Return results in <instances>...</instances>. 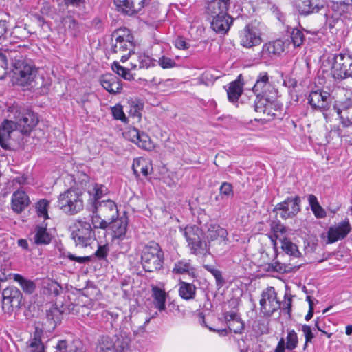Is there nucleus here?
<instances>
[{"label": "nucleus", "instance_id": "1", "mask_svg": "<svg viewBox=\"0 0 352 352\" xmlns=\"http://www.w3.org/2000/svg\"><path fill=\"white\" fill-rule=\"evenodd\" d=\"M24 47L18 45L12 50L0 49V67L3 69L8 67V56L12 61L13 80L14 83L30 89H37L36 82L37 69L30 61L25 60L21 54Z\"/></svg>", "mask_w": 352, "mask_h": 352}, {"label": "nucleus", "instance_id": "2", "mask_svg": "<svg viewBox=\"0 0 352 352\" xmlns=\"http://www.w3.org/2000/svg\"><path fill=\"white\" fill-rule=\"evenodd\" d=\"M70 229L71 238L76 247L87 248L96 241L95 231L86 218L77 219Z\"/></svg>", "mask_w": 352, "mask_h": 352}, {"label": "nucleus", "instance_id": "3", "mask_svg": "<svg viewBox=\"0 0 352 352\" xmlns=\"http://www.w3.org/2000/svg\"><path fill=\"white\" fill-rule=\"evenodd\" d=\"M141 261L146 272L160 270L164 261V252L160 245L154 241L146 245L142 252Z\"/></svg>", "mask_w": 352, "mask_h": 352}, {"label": "nucleus", "instance_id": "4", "mask_svg": "<svg viewBox=\"0 0 352 352\" xmlns=\"http://www.w3.org/2000/svg\"><path fill=\"white\" fill-rule=\"evenodd\" d=\"M58 206L66 214H78L84 208L82 193L77 189H68L58 196Z\"/></svg>", "mask_w": 352, "mask_h": 352}, {"label": "nucleus", "instance_id": "5", "mask_svg": "<svg viewBox=\"0 0 352 352\" xmlns=\"http://www.w3.org/2000/svg\"><path fill=\"white\" fill-rule=\"evenodd\" d=\"M190 253L195 255L210 254V247L204 241L203 231L196 226H187L183 230Z\"/></svg>", "mask_w": 352, "mask_h": 352}, {"label": "nucleus", "instance_id": "6", "mask_svg": "<svg viewBox=\"0 0 352 352\" xmlns=\"http://www.w3.org/2000/svg\"><path fill=\"white\" fill-rule=\"evenodd\" d=\"M331 74L334 79L342 80L352 78V56L346 54H336L331 59Z\"/></svg>", "mask_w": 352, "mask_h": 352}, {"label": "nucleus", "instance_id": "7", "mask_svg": "<svg viewBox=\"0 0 352 352\" xmlns=\"http://www.w3.org/2000/svg\"><path fill=\"white\" fill-rule=\"evenodd\" d=\"M16 129L23 135H29L38 122L36 113L30 109H22L15 116Z\"/></svg>", "mask_w": 352, "mask_h": 352}, {"label": "nucleus", "instance_id": "8", "mask_svg": "<svg viewBox=\"0 0 352 352\" xmlns=\"http://www.w3.org/2000/svg\"><path fill=\"white\" fill-rule=\"evenodd\" d=\"M23 295L17 287H5L2 291V309L5 314L11 315L20 308Z\"/></svg>", "mask_w": 352, "mask_h": 352}, {"label": "nucleus", "instance_id": "9", "mask_svg": "<svg viewBox=\"0 0 352 352\" xmlns=\"http://www.w3.org/2000/svg\"><path fill=\"white\" fill-rule=\"evenodd\" d=\"M261 312L267 317H270L281 307V303L277 299L274 287H266L261 293L260 299Z\"/></svg>", "mask_w": 352, "mask_h": 352}, {"label": "nucleus", "instance_id": "10", "mask_svg": "<svg viewBox=\"0 0 352 352\" xmlns=\"http://www.w3.org/2000/svg\"><path fill=\"white\" fill-rule=\"evenodd\" d=\"M252 90L256 95L267 96V100H276L278 96V91L270 82L269 76L266 72L258 74Z\"/></svg>", "mask_w": 352, "mask_h": 352}, {"label": "nucleus", "instance_id": "11", "mask_svg": "<svg viewBox=\"0 0 352 352\" xmlns=\"http://www.w3.org/2000/svg\"><path fill=\"white\" fill-rule=\"evenodd\" d=\"M300 199L298 196L287 198L284 201L278 204L274 208L283 219L294 217L300 210Z\"/></svg>", "mask_w": 352, "mask_h": 352}, {"label": "nucleus", "instance_id": "12", "mask_svg": "<svg viewBox=\"0 0 352 352\" xmlns=\"http://www.w3.org/2000/svg\"><path fill=\"white\" fill-rule=\"evenodd\" d=\"M91 210V212L98 213L111 224L118 217L117 205L110 199L94 202Z\"/></svg>", "mask_w": 352, "mask_h": 352}, {"label": "nucleus", "instance_id": "13", "mask_svg": "<svg viewBox=\"0 0 352 352\" xmlns=\"http://www.w3.org/2000/svg\"><path fill=\"white\" fill-rule=\"evenodd\" d=\"M308 101L313 109L322 111L324 117L327 119L325 112L331 105V95L329 92L322 90L312 91L309 94Z\"/></svg>", "mask_w": 352, "mask_h": 352}, {"label": "nucleus", "instance_id": "14", "mask_svg": "<svg viewBox=\"0 0 352 352\" xmlns=\"http://www.w3.org/2000/svg\"><path fill=\"white\" fill-rule=\"evenodd\" d=\"M230 305H234L233 309L230 311H225L223 313L224 318L230 331L234 333H241L244 329V323L236 307V300H232L229 302Z\"/></svg>", "mask_w": 352, "mask_h": 352}, {"label": "nucleus", "instance_id": "15", "mask_svg": "<svg viewBox=\"0 0 352 352\" xmlns=\"http://www.w3.org/2000/svg\"><path fill=\"white\" fill-rule=\"evenodd\" d=\"M351 227L348 219L330 226L327 230V243H333L344 239L350 233Z\"/></svg>", "mask_w": 352, "mask_h": 352}, {"label": "nucleus", "instance_id": "16", "mask_svg": "<svg viewBox=\"0 0 352 352\" xmlns=\"http://www.w3.org/2000/svg\"><path fill=\"white\" fill-rule=\"evenodd\" d=\"M124 135L127 140L136 144L140 148L146 151H151L154 148V144L150 137L136 128L128 129L124 133Z\"/></svg>", "mask_w": 352, "mask_h": 352}, {"label": "nucleus", "instance_id": "17", "mask_svg": "<svg viewBox=\"0 0 352 352\" xmlns=\"http://www.w3.org/2000/svg\"><path fill=\"white\" fill-rule=\"evenodd\" d=\"M230 0H210L207 1L204 7V14L207 19L221 15L228 12Z\"/></svg>", "mask_w": 352, "mask_h": 352}, {"label": "nucleus", "instance_id": "18", "mask_svg": "<svg viewBox=\"0 0 352 352\" xmlns=\"http://www.w3.org/2000/svg\"><path fill=\"white\" fill-rule=\"evenodd\" d=\"M149 1L150 0H114L118 9L129 15L139 12Z\"/></svg>", "mask_w": 352, "mask_h": 352}, {"label": "nucleus", "instance_id": "19", "mask_svg": "<svg viewBox=\"0 0 352 352\" xmlns=\"http://www.w3.org/2000/svg\"><path fill=\"white\" fill-rule=\"evenodd\" d=\"M16 129V124L13 121L4 120L0 124V146L4 149L10 148V141Z\"/></svg>", "mask_w": 352, "mask_h": 352}, {"label": "nucleus", "instance_id": "20", "mask_svg": "<svg viewBox=\"0 0 352 352\" xmlns=\"http://www.w3.org/2000/svg\"><path fill=\"white\" fill-rule=\"evenodd\" d=\"M123 34H118V32L113 34V36H116L115 43H113L111 51L115 53H122L123 52H131L134 47L133 41L131 40L132 36L129 34H126L125 31H122Z\"/></svg>", "mask_w": 352, "mask_h": 352}, {"label": "nucleus", "instance_id": "21", "mask_svg": "<svg viewBox=\"0 0 352 352\" xmlns=\"http://www.w3.org/2000/svg\"><path fill=\"white\" fill-rule=\"evenodd\" d=\"M211 28L218 34H225L232 24L233 19L228 12L208 19Z\"/></svg>", "mask_w": 352, "mask_h": 352}, {"label": "nucleus", "instance_id": "22", "mask_svg": "<svg viewBox=\"0 0 352 352\" xmlns=\"http://www.w3.org/2000/svg\"><path fill=\"white\" fill-rule=\"evenodd\" d=\"M240 42L243 47L250 48L259 45L261 43V38L256 30L248 25L241 32Z\"/></svg>", "mask_w": 352, "mask_h": 352}, {"label": "nucleus", "instance_id": "23", "mask_svg": "<svg viewBox=\"0 0 352 352\" xmlns=\"http://www.w3.org/2000/svg\"><path fill=\"white\" fill-rule=\"evenodd\" d=\"M296 6L299 14L303 16L318 13L324 9V4L318 0H300Z\"/></svg>", "mask_w": 352, "mask_h": 352}, {"label": "nucleus", "instance_id": "24", "mask_svg": "<svg viewBox=\"0 0 352 352\" xmlns=\"http://www.w3.org/2000/svg\"><path fill=\"white\" fill-rule=\"evenodd\" d=\"M63 318V311L57 307H52L46 312V322L45 329L49 332L53 331L58 324H60Z\"/></svg>", "mask_w": 352, "mask_h": 352}, {"label": "nucleus", "instance_id": "25", "mask_svg": "<svg viewBox=\"0 0 352 352\" xmlns=\"http://www.w3.org/2000/svg\"><path fill=\"white\" fill-rule=\"evenodd\" d=\"M30 203L29 197L23 190L15 191L12 196V208L14 212L20 214L29 206Z\"/></svg>", "mask_w": 352, "mask_h": 352}, {"label": "nucleus", "instance_id": "26", "mask_svg": "<svg viewBox=\"0 0 352 352\" xmlns=\"http://www.w3.org/2000/svg\"><path fill=\"white\" fill-rule=\"evenodd\" d=\"M129 220L126 215L124 214L120 218L117 217L111 223L113 236L115 239H124L128 227Z\"/></svg>", "mask_w": 352, "mask_h": 352}, {"label": "nucleus", "instance_id": "27", "mask_svg": "<svg viewBox=\"0 0 352 352\" xmlns=\"http://www.w3.org/2000/svg\"><path fill=\"white\" fill-rule=\"evenodd\" d=\"M100 84L104 89L111 94L119 93L122 86L118 78L112 74H106L102 76Z\"/></svg>", "mask_w": 352, "mask_h": 352}, {"label": "nucleus", "instance_id": "28", "mask_svg": "<svg viewBox=\"0 0 352 352\" xmlns=\"http://www.w3.org/2000/svg\"><path fill=\"white\" fill-rule=\"evenodd\" d=\"M270 229L272 234L270 235L269 237L274 245H276V240H279L281 243L283 239H287L286 235L288 229L280 221H272Z\"/></svg>", "mask_w": 352, "mask_h": 352}, {"label": "nucleus", "instance_id": "29", "mask_svg": "<svg viewBox=\"0 0 352 352\" xmlns=\"http://www.w3.org/2000/svg\"><path fill=\"white\" fill-rule=\"evenodd\" d=\"M285 50V43L282 40L278 39L266 43L263 47V56L272 58L279 56Z\"/></svg>", "mask_w": 352, "mask_h": 352}, {"label": "nucleus", "instance_id": "30", "mask_svg": "<svg viewBox=\"0 0 352 352\" xmlns=\"http://www.w3.org/2000/svg\"><path fill=\"white\" fill-rule=\"evenodd\" d=\"M241 75L228 84L227 89L228 98L230 102H236L243 91V83L241 80Z\"/></svg>", "mask_w": 352, "mask_h": 352}, {"label": "nucleus", "instance_id": "31", "mask_svg": "<svg viewBox=\"0 0 352 352\" xmlns=\"http://www.w3.org/2000/svg\"><path fill=\"white\" fill-rule=\"evenodd\" d=\"M338 7V3H334L332 9H328L324 6V9L322 10L324 12V23L322 27L324 29H332L339 21L340 14L333 12L335 8Z\"/></svg>", "mask_w": 352, "mask_h": 352}, {"label": "nucleus", "instance_id": "32", "mask_svg": "<svg viewBox=\"0 0 352 352\" xmlns=\"http://www.w3.org/2000/svg\"><path fill=\"white\" fill-rule=\"evenodd\" d=\"M152 298L155 308L162 311L166 309L167 294L162 287H152Z\"/></svg>", "mask_w": 352, "mask_h": 352}, {"label": "nucleus", "instance_id": "33", "mask_svg": "<svg viewBox=\"0 0 352 352\" xmlns=\"http://www.w3.org/2000/svg\"><path fill=\"white\" fill-rule=\"evenodd\" d=\"M132 168L136 175L141 173L145 177L153 170L151 162L143 157L134 160Z\"/></svg>", "mask_w": 352, "mask_h": 352}, {"label": "nucleus", "instance_id": "34", "mask_svg": "<svg viewBox=\"0 0 352 352\" xmlns=\"http://www.w3.org/2000/svg\"><path fill=\"white\" fill-rule=\"evenodd\" d=\"M52 239V234L47 231L45 227L36 226L35 228V234L34 236V242L37 245H46L51 243Z\"/></svg>", "mask_w": 352, "mask_h": 352}, {"label": "nucleus", "instance_id": "35", "mask_svg": "<svg viewBox=\"0 0 352 352\" xmlns=\"http://www.w3.org/2000/svg\"><path fill=\"white\" fill-rule=\"evenodd\" d=\"M193 270L194 269L190 261L189 260L183 259L175 263L174 267L172 270V273L174 278L177 279V277L179 276H182L185 274L188 275V273H191V271Z\"/></svg>", "mask_w": 352, "mask_h": 352}, {"label": "nucleus", "instance_id": "36", "mask_svg": "<svg viewBox=\"0 0 352 352\" xmlns=\"http://www.w3.org/2000/svg\"><path fill=\"white\" fill-rule=\"evenodd\" d=\"M227 235L228 232L226 230L220 227L219 225L212 224L210 225L208 228L207 239L209 243L217 240L218 239L225 240Z\"/></svg>", "mask_w": 352, "mask_h": 352}, {"label": "nucleus", "instance_id": "37", "mask_svg": "<svg viewBox=\"0 0 352 352\" xmlns=\"http://www.w3.org/2000/svg\"><path fill=\"white\" fill-rule=\"evenodd\" d=\"M62 23L67 34L73 37L78 36L80 32L79 24L73 16H66L63 19Z\"/></svg>", "mask_w": 352, "mask_h": 352}, {"label": "nucleus", "instance_id": "38", "mask_svg": "<svg viewBox=\"0 0 352 352\" xmlns=\"http://www.w3.org/2000/svg\"><path fill=\"white\" fill-rule=\"evenodd\" d=\"M96 352H118L113 340L109 336H102L96 349Z\"/></svg>", "mask_w": 352, "mask_h": 352}, {"label": "nucleus", "instance_id": "39", "mask_svg": "<svg viewBox=\"0 0 352 352\" xmlns=\"http://www.w3.org/2000/svg\"><path fill=\"white\" fill-rule=\"evenodd\" d=\"M333 109L339 116L341 120L340 123H346L347 124L352 123V105L345 107L343 109L335 105Z\"/></svg>", "mask_w": 352, "mask_h": 352}, {"label": "nucleus", "instance_id": "40", "mask_svg": "<svg viewBox=\"0 0 352 352\" xmlns=\"http://www.w3.org/2000/svg\"><path fill=\"white\" fill-rule=\"evenodd\" d=\"M308 201L311 209L317 218H324L326 216L325 210L320 205L317 197L314 195H309Z\"/></svg>", "mask_w": 352, "mask_h": 352}, {"label": "nucleus", "instance_id": "41", "mask_svg": "<svg viewBox=\"0 0 352 352\" xmlns=\"http://www.w3.org/2000/svg\"><path fill=\"white\" fill-rule=\"evenodd\" d=\"M256 96L254 101V110L259 113H265L268 106L272 105L276 100H267V96Z\"/></svg>", "mask_w": 352, "mask_h": 352}, {"label": "nucleus", "instance_id": "42", "mask_svg": "<svg viewBox=\"0 0 352 352\" xmlns=\"http://www.w3.org/2000/svg\"><path fill=\"white\" fill-rule=\"evenodd\" d=\"M281 248L286 254L291 256L297 258L300 257L301 255L297 245L292 243L289 239H283V242H281Z\"/></svg>", "mask_w": 352, "mask_h": 352}, {"label": "nucleus", "instance_id": "43", "mask_svg": "<svg viewBox=\"0 0 352 352\" xmlns=\"http://www.w3.org/2000/svg\"><path fill=\"white\" fill-rule=\"evenodd\" d=\"M91 213L92 214L91 216V225L92 226V228H94V231L96 229L105 230L111 225L110 221H107L103 217L100 216L98 213Z\"/></svg>", "mask_w": 352, "mask_h": 352}, {"label": "nucleus", "instance_id": "44", "mask_svg": "<svg viewBox=\"0 0 352 352\" xmlns=\"http://www.w3.org/2000/svg\"><path fill=\"white\" fill-rule=\"evenodd\" d=\"M112 70L127 80L133 79V75L130 73L129 69L121 66L118 62H114L112 65Z\"/></svg>", "mask_w": 352, "mask_h": 352}, {"label": "nucleus", "instance_id": "45", "mask_svg": "<svg viewBox=\"0 0 352 352\" xmlns=\"http://www.w3.org/2000/svg\"><path fill=\"white\" fill-rule=\"evenodd\" d=\"M138 64L133 63V69H148L153 65V60L146 54H139L138 56Z\"/></svg>", "mask_w": 352, "mask_h": 352}, {"label": "nucleus", "instance_id": "46", "mask_svg": "<svg viewBox=\"0 0 352 352\" xmlns=\"http://www.w3.org/2000/svg\"><path fill=\"white\" fill-rule=\"evenodd\" d=\"M50 202L46 199H41L37 202L36 210L38 217H43L44 219H49L48 206Z\"/></svg>", "mask_w": 352, "mask_h": 352}, {"label": "nucleus", "instance_id": "47", "mask_svg": "<svg viewBox=\"0 0 352 352\" xmlns=\"http://www.w3.org/2000/svg\"><path fill=\"white\" fill-rule=\"evenodd\" d=\"M292 43L294 47H300L305 41L303 32L298 28H293L290 33Z\"/></svg>", "mask_w": 352, "mask_h": 352}, {"label": "nucleus", "instance_id": "48", "mask_svg": "<svg viewBox=\"0 0 352 352\" xmlns=\"http://www.w3.org/2000/svg\"><path fill=\"white\" fill-rule=\"evenodd\" d=\"M336 131L339 137L349 138V141H352V123H340Z\"/></svg>", "mask_w": 352, "mask_h": 352}, {"label": "nucleus", "instance_id": "49", "mask_svg": "<svg viewBox=\"0 0 352 352\" xmlns=\"http://www.w3.org/2000/svg\"><path fill=\"white\" fill-rule=\"evenodd\" d=\"M298 336L295 331H289L286 337V349L288 350H293L296 349L298 345Z\"/></svg>", "mask_w": 352, "mask_h": 352}, {"label": "nucleus", "instance_id": "50", "mask_svg": "<svg viewBox=\"0 0 352 352\" xmlns=\"http://www.w3.org/2000/svg\"><path fill=\"white\" fill-rule=\"evenodd\" d=\"M101 316L107 322H109L111 327H113L118 320L119 313L116 310H103Z\"/></svg>", "mask_w": 352, "mask_h": 352}, {"label": "nucleus", "instance_id": "51", "mask_svg": "<svg viewBox=\"0 0 352 352\" xmlns=\"http://www.w3.org/2000/svg\"><path fill=\"white\" fill-rule=\"evenodd\" d=\"M219 192L222 198H232L234 197L232 185L228 182H223L220 186Z\"/></svg>", "mask_w": 352, "mask_h": 352}, {"label": "nucleus", "instance_id": "52", "mask_svg": "<svg viewBox=\"0 0 352 352\" xmlns=\"http://www.w3.org/2000/svg\"><path fill=\"white\" fill-rule=\"evenodd\" d=\"M27 344L30 348L29 352H45V348L42 340L30 339L27 342Z\"/></svg>", "mask_w": 352, "mask_h": 352}, {"label": "nucleus", "instance_id": "53", "mask_svg": "<svg viewBox=\"0 0 352 352\" xmlns=\"http://www.w3.org/2000/svg\"><path fill=\"white\" fill-rule=\"evenodd\" d=\"M196 287H179V294L184 300L193 299L195 296Z\"/></svg>", "mask_w": 352, "mask_h": 352}, {"label": "nucleus", "instance_id": "54", "mask_svg": "<svg viewBox=\"0 0 352 352\" xmlns=\"http://www.w3.org/2000/svg\"><path fill=\"white\" fill-rule=\"evenodd\" d=\"M286 292L284 296V300L282 302V310L285 311L288 315H290L292 310V296L288 293V290L290 287H285Z\"/></svg>", "mask_w": 352, "mask_h": 352}, {"label": "nucleus", "instance_id": "55", "mask_svg": "<svg viewBox=\"0 0 352 352\" xmlns=\"http://www.w3.org/2000/svg\"><path fill=\"white\" fill-rule=\"evenodd\" d=\"M112 115L116 120H120L123 122H127V118L123 111L122 107L117 104L111 109Z\"/></svg>", "mask_w": 352, "mask_h": 352}, {"label": "nucleus", "instance_id": "56", "mask_svg": "<svg viewBox=\"0 0 352 352\" xmlns=\"http://www.w3.org/2000/svg\"><path fill=\"white\" fill-rule=\"evenodd\" d=\"M205 268L210 272L216 279L217 285L224 283V279L222 277L221 272L211 265H205Z\"/></svg>", "mask_w": 352, "mask_h": 352}, {"label": "nucleus", "instance_id": "57", "mask_svg": "<svg viewBox=\"0 0 352 352\" xmlns=\"http://www.w3.org/2000/svg\"><path fill=\"white\" fill-rule=\"evenodd\" d=\"M254 330L259 334L268 333V324L264 320H257L253 326Z\"/></svg>", "mask_w": 352, "mask_h": 352}, {"label": "nucleus", "instance_id": "58", "mask_svg": "<svg viewBox=\"0 0 352 352\" xmlns=\"http://www.w3.org/2000/svg\"><path fill=\"white\" fill-rule=\"evenodd\" d=\"M109 247L108 244L98 245V249L94 253L95 256L101 260L105 259L109 254Z\"/></svg>", "mask_w": 352, "mask_h": 352}, {"label": "nucleus", "instance_id": "59", "mask_svg": "<svg viewBox=\"0 0 352 352\" xmlns=\"http://www.w3.org/2000/svg\"><path fill=\"white\" fill-rule=\"evenodd\" d=\"M194 278V272L193 270L191 271V273H188L187 274L182 275V276L177 277V280L180 283V286H195L193 282H190L193 280Z\"/></svg>", "mask_w": 352, "mask_h": 352}, {"label": "nucleus", "instance_id": "60", "mask_svg": "<svg viewBox=\"0 0 352 352\" xmlns=\"http://www.w3.org/2000/svg\"><path fill=\"white\" fill-rule=\"evenodd\" d=\"M158 63L163 69L173 68L176 66V63L173 59L165 56L159 58Z\"/></svg>", "mask_w": 352, "mask_h": 352}, {"label": "nucleus", "instance_id": "61", "mask_svg": "<svg viewBox=\"0 0 352 352\" xmlns=\"http://www.w3.org/2000/svg\"><path fill=\"white\" fill-rule=\"evenodd\" d=\"M9 278L13 277V279L17 282L21 286H33L34 283L30 280L25 279L21 275L19 274H10Z\"/></svg>", "mask_w": 352, "mask_h": 352}, {"label": "nucleus", "instance_id": "62", "mask_svg": "<svg viewBox=\"0 0 352 352\" xmlns=\"http://www.w3.org/2000/svg\"><path fill=\"white\" fill-rule=\"evenodd\" d=\"M43 294H49L51 293V295H52L54 297H58L61 294L64 293L65 294L66 293H68V287H54L53 292H51L52 287H43Z\"/></svg>", "mask_w": 352, "mask_h": 352}, {"label": "nucleus", "instance_id": "63", "mask_svg": "<svg viewBox=\"0 0 352 352\" xmlns=\"http://www.w3.org/2000/svg\"><path fill=\"white\" fill-rule=\"evenodd\" d=\"M69 352H85L83 343L78 339L69 344Z\"/></svg>", "mask_w": 352, "mask_h": 352}, {"label": "nucleus", "instance_id": "64", "mask_svg": "<svg viewBox=\"0 0 352 352\" xmlns=\"http://www.w3.org/2000/svg\"><path fill=\"white\" fill-rule=\"evenodd\" d=\"M93 190L94 202L100 201V199L102 197V195L104 193V186L102 185L95 184Z\"/></svg>", "mask_w": 352, "mask_h": 352}]
</instances>
